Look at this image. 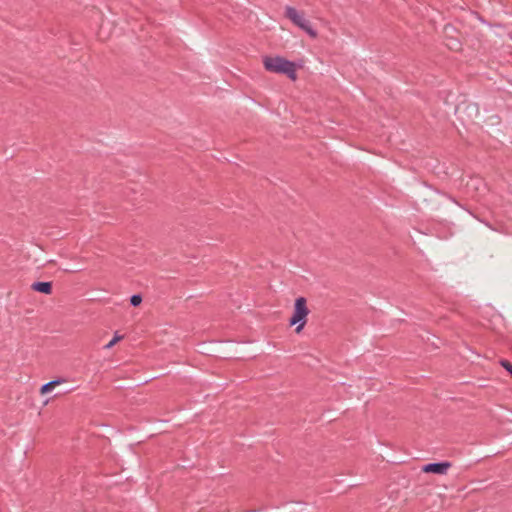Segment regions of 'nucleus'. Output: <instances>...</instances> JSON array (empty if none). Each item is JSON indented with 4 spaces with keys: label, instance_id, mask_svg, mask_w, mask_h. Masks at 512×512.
Wrapping results in <instances>:
<instances>
[{
    "label": "nucleus",
    "instance_id": "nucleus-2",
    "mask_svg": "<svg viewBox=\"0 0 512 512\" xmlns=\"http://www.w3.org/2000/svg\"><path fill=\"white\" fill-rule=\"evenodd\" d=\"M307 307V300L305 297H298L294 302L293 314L289 320V325H296L295 332L300 333L307 322V316L309 314Z\"/></svg>",
    "mask_w": 512,
    "mask_h": 512
},
{
    "label": "nucleus",
    "instance_id": "nucleus-4",
    "mask_svg": "<svg viewBox=\"0 0 512 512\" xmlns=\"http://www.w3.org/2000/svg\"><path fill=\"white\" fill-rule=\"evenodd\" d=\"M452 466L451 462L441 461L428 463L422 467V471L425 473H433L438 475L446 474L447 470Z\"/></svg>",
    "mask_w": 512,
    "mask_h": 512
},
{
    "label": "nucleus",
    "instance_id": "nucleus-9",
    "mask_svg": "<svg viewBox=\"0 0 512 512\" xmlns=\"http://www.w3.org/2000/svg\"><path fill=\"white\" fill-rule=\"evenodd\" d=\"M500 365L511 375L512 377V364L506 360L502 359L500 360Z\"/></svg>",
    "mask_w": 512,
    "mask_h": 512
},
{
    "label": "nucleus",
    "instance_id": "nucleus-1",
    "mask_svg": "<svg viewBox=\"0 0 512 512\" xmlns=\"http://www.w3.org/2000/svg\"><path fill=\"white\" fill-rule=\"evenodd\" d=\"M263 65L269 72L284 74L293 81L297 79L295 63L281 56H265L263 58Z\"/></svg>",
    "mask_w": 512,
    "mask_h": 512
},
{
    "label": "nucleus",
    "instance_id": "nucleus-7",
    "mask_svg": "<svg viewBox=\"0 0 512 512\" xmlns=\"http://www.w3.org/2000/svg\"><path fill=\"white\" fill-rule=\"evenodd\" d=\"M142 302V296L141 294H134L130 297V305L133 307H137Z\"/></svg>",
    "mask_w": 512,
    "mask_h": 512
},
{
    "label": "nucleus",
    "instance_id": "nucleus-5",
    "mask_svg": "<svg viewBox=\"0 0 512 512\" xmlns=\"http://www.w3.org/2000/svg\"><path fill=\"white\" fill-rule=\"evenodd\" d=\"M31 289L33 291H36V292H39V293H42V294H45V295H50L52 293V282H50V281H45V282L37 281V282H34L31 285Z\"/></svg>",
    "mask_w": 512,
    "mask_h": 512
},
{
    "label": "nucleus",
    "instance_id": "nucleus-3",
    "mask_svg": "<svg viewBox=\"0 0 512 512\" xmlns=\"http://www.w3.org/2000/svg\"><path fill=\"white\" fill-rule=\"evenodd\" d=\"M285 17L294 25L305 31L311 38L314 39L318 36L317 31L312 28L310 22L304 17V14L298 12L294 7H285Z\"/></svg>",
    "mask_w": 512,
    "mask_h": 512
},
{
    "label": "nucleus",
    "instance_id": "nucleus-8",
    "mask_svg": "<svg viewBox=\"0 0 512 512\" xmlns=\"http://www.w3.org/2000/svg\"><path fill=\"white\" fill-rule=\"evenodd\" d=\"M123 338V336L115 334L114 337L110 340L109 343H107L104 348L110 349L112 348L118 341H120Z\"/></svg>",
    "mask_w": 512,
    "mask_h": 512
},
{
    "label": "nucleus",
    "instance_id": "nucleus-6",
    "mask_svg": "<svg viewBox=\"0 0 512 512\" xmlns=\"http://www.w3.org/2000/svg\"><path fill=\"white\" fill-rule=\"evenodd\" d=\"M64 382H66V380L64 378H60V377L56 378L52 381H49L41 386L40 393L46 394V393L52 391L57 385L64 383Z\"/></svg>",
    "mask_w": 512,
    "mask_h": 512
},
{
    "label": "nucleus",
    "instance_id": "nucleus-10",
    "mask_svg": "<svg viewBox=\"0 0 512 512\" xmlns=\"http://www.w3.org/2000/svg\"><path fill=\"white\" fill-rule=\"evenodd\" d=\"M460 46V43L459 42H455V43H452V45H449V47L451 49H458Z\"/></svg>",
    "mask_w": 512,
    "mask_h": 512
}]
</instances>
